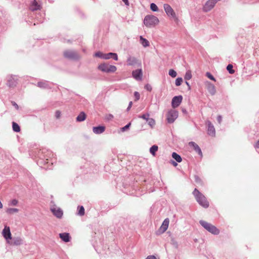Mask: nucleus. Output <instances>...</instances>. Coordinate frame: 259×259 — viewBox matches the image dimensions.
<instances>
[{
  "label": "nucleus",
  "instance_id": "f257e3e1",
  "mask_svg": "<svg viewBox=\"0 0 259 259\" xmlns=\"http://www.w3.org/2000/svg\"><path fill=\"white\" fill-rule=\"evenodd\" d=\"M193 195L199 205L204 208H207L209 206V202L207 201L206 197L197 189L195 188L194 189L193 192Z\"/></svg>",
  "mask_w": 259,
  "mask_h": 259
},
{
  "label": "nucleus",
  "instance_id": "f03ea898",
  "mask_svg": "<svg viewBox=\"0 0 259 259\" xmlns=\"http://www.w3.org/2000/svg\"><path fill=\"white\" fill-rule=\"evenodd\" d=\"M159 22L158 18L152 15L146 16L144 19V24L147 27H154L158 24Z\"/></svg>",
  "mask_w": 259,
  "mask_h": 259
},
{
  "label": "nucleus",
  "instance_id": "7ed1b4c3",
  "mask_svg": "<svg viewBox=\"0 0 259 259\" xmlns=\"http://www.w3.org/2000/svg\"><path fill=\"white\" fill-rule=\"evenodd\" d=\"M200 224L205 228L207 231L210 233L218 235L220 233V231L214 226L204 221L201 220L199 221Z\"/></svg>",
  "mask_w": 259,
  "mask_h": 259
},
{
  "label": "nucleus",
  "instance_id": "20e7f679",
  "mask_svg": "<svg viewBox=\"0 0 259 259\" xmlns=\"http://www.w3.org/2000/svg\"><path fill=\"white\" fill-rule=\"evenodd\" d=\"M98 69L103 72L113 73L117 70V67L114 65L102 63L98 66Z\"/></svg>",
  "mask_w": 259,
  "mask_h": 259
},
{
  "label": "nucleus",
  "instance_id": "39448f33",
  "mask_svg": "<svg viewBox=\"0 0 259 259\" xmlns=\"http://www.w3.org/2000/svg\"><path fill=\"white\" fill-rule=\"evenodd\" d=\"M178 116V112L175 110L171 109L169 110L166 114V120L168 123H172L177 118Z\"/></svg>",
  "mask_w": 259,
  "mask_h": 259
},
{
  "label": "nucleus",
  "instance_id": "423d86ee",
  "mask_svg": "<svg viewBox=\"0 0 259 259\" xmlns=\"http://www.w3.org/2000/svg\"><path fill=\"white\" fill-rule=\"evenodd\" d=\"M64 56L67 59L77 60L79 56L77 53L74 51H66L64 52Z\"/></svg>",
  "mask_w": 259,
  "mask_h": 259
},
{
  "label": "nucleus",
  "instance_id": "0eeeda50",
  "mask_svg": "<svg viewBox=\"0 0 259 259\" xmlns=\"http://www.w3.org/2000/svg\"><path fill=\"white\" fill-rule=\"evenodd\" d=\"M183 100V97L181 95L175 96L171 101V106L172 108H176L179 106L182 103Z\"/></svg>",
  "mask_w": 259,
  "mask_h": 259
},
{
  "label": "nucleus",
  "instance_id": "6e6552de",
  "mask_svg": "<svg viewBox=\"0 0 259 259\" xmlns=\"http://www.w3.org/2000/svg\"><path fill=\"white\" fill-rule=\"evenodd\" d=\"M164 9L166 14L173 18H176V15L172 8L168 4L164 5Z\"/></svg>",
  "mask_w": 259,
  "mask_h": 259
},
{
  "label": "nucleus",
  "instance_id": "1a4fd4ad",
  "mask_svg": "<svg viewBox=\"0 0 259 259\" xmlns=\"http://www.w3.org/2000/svg\"><path fill=\"white\" fill-rule=\"evenodd\" d=\"M51 210L53 214L57 218L60 219L62 217L63 212L60 208H57L54 205L51 208Z\"/></svg>",
  "mask_w": 259,
  "mask_h": 259
},
{
  "label": "nucleus",
  "instance_id": "9d476101",
  "mask_svg": "<svg viewBox=\"0 0 259 259\" xmlns=\"http://www.w3.org/2000/svg\"><path fill=\"white\" fill-rule=\"evenodd\" d=\"M215 4L212 2V0H208L206 2L203 7V11L207 12L210 11L215 6Z\"/></svg>",
  "mask_w": 259,
  "mask_h": 259
},
{
  "label": "nucleus",
  "instance_id": "9b49d317",
  "mask_svg": "<svg viewBox=\"0 0 259 259\" xmlns=\"http://www.w3.org/2000/svg\"><path fill=\"white\" fill-rule=\"evenodd\" d=\"M132 76L136 80H141L143 76L142 69H138L133 70L132 72Z\"/></svg>",
  "mask_w": 259,
  "mask_h": 259
},
{
  "label": "nucleus",
  "instance_id": "f8f14e48",
  "mask_svg": "<svg viewBox=\"0 0 259 259\" xmlns=\"http://www.w3.org/2000/svg\"><path fill=\"white\" fill-rule=\"evenodd\" d=\"M2 233L4 237L7 241L12 239L11 233L9 227L5 226L3 230Z\"/></svg>",
  "mask_w": 259,
  "mask_h": 259
},
{
  "label": "nucleus",
  "instance_id": "ddd939ff",
  "mask_svg": "<svg viewBox=\"0 0 259 259\" xmlns=\"http://www.w3.org/2000/svg\"><path fill=\"white\" fill-rule=\"evenodd\" d=\"M11 241H8V243L12 245H20L23 243V240L20 237H14L11 239Z\"/></svg>",
  "mask_w": 259,
  "mask_h": 259
},
{
  "label": "nucleus",
  "instance_id": "4468645a",
  "mask_svg": "<svg viewBox=\"0 0 259 259\" xmlns=\"http://www.w3.org/2000/svg\"><path fill=\"white\" fill-rule=\"evenodd\" d=\"M52 83H50L48 81L43 80L37 82V86L42 89H51Z\"/></svg>",
  "mask_w": 259,
  "mask_h": 259
},
{
  "label": "nucleus",
  "instance_id": "2eb2a0df",
  "mask_svg": "<svg viewBox=\"0 0 259 259\" xmlns=\"http://www.w3.org/2000/svg\"><path fill=\"white\" fill-rule=\"evenodd\" d=\"M41 8V6L39 4L36 0H33L30 6V9L32 11L39 10Z\"/></svg>",
  "mask_w": 259,
  "mask_h": 259
},
{
  "label": "nucleus",
  "instance_id": "dca6fc26",
  "mask_svg": "<svg viewBox=\"0 0 259 259\" xmlns=\"http://www.w3.org/2000/svg\"><path fill=\"white\" fill-rule=\"evenodd\" d=\"M189 145L191 147H193L194 150L197 152L199 155L201 157L202 156V152L199 146L195 143L194 142H190L189 143Z\"/></svg>",
  "mask_w": 259,
  "mask_h": 259
},
{
  "label": "nucleus",
  "instance_id": "f3484780",
  "mask_svg": "<svg viewBox=\"0 0 259 259\" xmlns=\"http://www.w3.org/2000/svg\"><path fill=\"white\" fill-rule=\"evenodd\" d=\"M208 126L207 134L211 136H214L215 134V128L210 121H207Z\"/></svg>",
  "mask_w": 259,
  "mask_h": 259
},
{
  "label": "nucleus",
  "instance_id": "a211bd4d",
  "mask_svg": "<svg viewBox=\"0 0 259 259\" xmlns=\"http://www.w3.org/2000/svg\"><path fill=\"white\" fill-rule=\"evenodd\" d=\"M207 89L208 92L211 95H214L216 93V89L215 86L210 82H206Z\"/></svg>",
  "mask_w": 259,
  "mask_h": 259
},
{
  "label": "nucleus",
  "instance_id": "6ab92c4d",
  "mask_svg": "<svg viewBox=\"0 0 259 259\" xmlns=\"http://www.w3.org/2000/svg\"><path fill=\"white\" fill-rule=\"evenodd\" d=\"M17 80L12 76L8 77L7 84L10 88H13L17 84Z\"/></svg>",
  "mask_w": 259,
  "mask_h": 259
},
{
  "label": "nucleus",
  "instance_id": "aec40b11",
  "mask_svg": "<svg viewBox=\"0 0 259 259\" xmlns=\"http://www.w3.org/2000/svg\"><path fill=\"white\" fill-rule=\"evenodd\" d=\"M138 63V60L134 57L130 56L127 59L128 66H134Z\"/></svg>",
  "mask_w": 259,
  "mask_h": 259
},
{
  "label": "nucleus",
  "instance_id": "412c9836",
  "mask_svg": "<svg viewBox=\"0 0 259 259\" xmlns=\"http://www.w3.org/2000/svg\"><path fill=\"white\" fill-rule=\"evenodd\" d=\"M105 130L104 126H94L93 128V132L96 134H100L103 133Z\"/></svg>",
  "mask_w": 259,
  "mask_h": 259
},
{
  "label": "nucleus",
  "instance_id": "4be33fe9",
  "mask_svg": "<svg viewBox=\"0 0 259 259\" xmlns=\"http://www.w3.org/2000/svg\"><path fill=\"white\" fill-rule=\"evenodd\" d=\"M59 237L60 238L65 242L70 241V236L69 234L68 233H63L59 234Z\"/></svg>",
  "mask_w": 259,
  "mask_h": 259
},
{
  "label": "nucleus",
  "instance_id": "5701e85b",
  "mask_svg": "<svg viewBox=\"0 0 259 259\" xmlns=\"http://www.w3.org/2000/svg\"><path fill=\"white\" fill-rule=\"evenodd\" d=\"M169 219L168 218L165 219L163 222L162 225L160 227V230L162 231V232H164L168 227L169 225Z\"/></svg>",
  "mask_w": 259,
  "mask_h": 259
},
{
  "label": "nucleus",
  "instance_id": "b1692460",
  "mask_svg": "<svg viewBox=\"0 0 259 259\" xmlns=\"http://www.w3.org/2000/svg\"><path fill=\"white\" fill-rule=\"evenodd\" d=\"M86 118V114L84 112H81L76 117V121L81 122L84 121Z\"/></svg>",
  "mask_w": 259,
  "mask_h": 259
},
{
  "label": "nucleus",
  "instance_id": "393cba45",
  "mask_svg": "<svg viewBox=\"0 0 259 259\" xmlns=\"http://www.w3.org/2000/svg\"><path fill=\"white\" fill-rule=\"evenodd\" d=\"M140 41L144 47L149 46V42L148 40L142 36H140Z\"/></svg>",
  "mask_w": 259,
  "mask_h": 259
},
{
  "label": "nucleus",
  "instance_id": "a878e982",
  "mask_svg": "<svg viewBox=\"0 0 259 259\" xmlns=\"http://www.w3.org/2000/svg\"><path fill=\"white\" fill-rule=\"evenodd\" d=\"M6 212L8 214H12L19 212V209L16 208H8L6 209Z\"/></svg>",
  "mask_w": 259,
  "mask_h": 259
},
{
  "label": "nucleus",
  "instance_id": "bb28decb",
  "mask_svg": "<svg viewBox=\"0 0 259 259\" xmlns=\"http://www.w3.org/2000/svg\"><path fill=\"white\" fill-rule=\"evenodd\" d=\"M172 157L178 162H181L182 160L181 156L176 152L172 153Z\"/></svg>",
  "mask_w": 259,
  "mask_h": 259
},
{
  "label": "nucleus",
  "instance_id": "cd10ccee",
  "mask_svg": "<svg viewBox=\"0 0 259 259\" xmlns=\"http://www.w3.org/2000/svg\"><path fill=\"white\" fill-rule=\"evenodd\" d=\"M13 130L15 132H19L20 131V126L15 122H12Z\"/></svg>",
  "mask_w": 259,
  "mask_h": 259
},
{
  "label": "nucleus",
  "instance_id": "c85d7f7f",
  "mask_svg": "<svg viewBox=\"0 0 259 259\" xmlns=\"http://www.w3.org/2000/svg\"><path fill=\"white\" fill-rule=\"evenodd\" d=\"M158 147L157 145H153L150 148V153L153 155H155L156 152L158 150Z\"/></svg>",
  "mask_w": 259,
  "mask_h": 259
},
{
  "label": "nucleus",
  "instance_id": "c756f323",
  "mask_svg": "<svg viewBox=\"0 0 259 259\" xmlns=\"http://www.w3.org/2000/svg\"><path fill=\"white\" fill-rule=\"evenodd\" d=\"M192 78V73L190 70H187L185 73L184 79L186 80H189Z\"/></svg>",
  "mask_w": 259,
  "mask_h": 259
},
{
  "label": "nucleus",
  "instance_id": "7c9ffc66",
  "mask_svg": "<svg viewBox=\"0 0 259 259\" xmlns=\"http://www.w3.org/2000/svg\"><path fill=\"white\" fill-rule=\"evenodd\" d=\"M78 215L82 216L84 214V208L83 206H79L78 207Z\"/></svg>",
  "mask_w": 259,
  "mask_h": 259
},
{
  "label": "nucleus",
  "instance_id": "2f4dec72",
  "mask_svg": "<svg viewBox=\"0 0 259 259\" xmlns=\"http://www.w3.org/2000/svg\"><path fill=\"white\" fill-rule=\"evenodd\" d=\"M227 70L230 74H233L235 72V71L233 69V65L230 64L227 66Z\"/></svg>",
  "mask_w": 259,
  "mask_h": 259
},
{
  "label": "nucleus",
  "instance_id": "473e14b6",
  "mask_svg": "<svg viewBox=\"0 0 259 259\" xmlns=\"http://www.w3.org/2000/svg\"><path fill=\"white\" fill-rule=\"evenodd\" d=\"M148 122V124L152 127L155 124V121L153 118H149L147 120Z\"/></svg>",
  "mask_w": 259,
  "mask_h": 259
},
{
  "label": "nucleus",
  "instance_id": "72a5a7b5",
  "mask_svg": "<svg viewBox=\"0 0 259 259\" xmlns=\"http://www.w3.org/2000/svg\"><path fill=\"white\" fill-rule=\"evenodd\" d=\"M150 9L152 11L154 12H156L158 10V8L156 4L154 3H152L150 5Z\"/></svg>",
  "mask_w": 259,
  "mask_h": 259
},
{
  "label": "nucleus",
  "instance_id": "f704fd0d",
  "mask_svg": "<svg viewBox=\"0 0 259 259\" xmlns=\"http://www.w3.org/2000/svg\"><path fill=\"white\" fill-rule=\"evenodd\" d=\"M168 74L172 77H176L177 73L176 71L171 69L169 70Z\"/></svg>",
  "mask_w": 259,
  "mask_h": 259
},
{
  "label": "nucleus",
  "instance_id": "c9c22d12",
  "mask_svg": "<svg viewBox=\"0 0 259 259\" xmlns=\"http://www.w3.org/2000/svg\"><path fill=\"white\" fill-rule=\"evenodd\" d=\"M183 81V79L181 77H178L176 79L175 84L176 86H180Z\"/></svg>",
  "mask_w": 259,
  "mask_h": 259
},
{
  "label": "nucleus",
  "instance_id": "e433bc0d",
  "mask_svg": "<svg viewBox=\"0 0 259 259\" xmlns=\"http://www.w3.org/2000/svg\"><path fill=\"white\" fill-rule=\"evenodd\" d=\"M113 53H109L107 54H104V56L103 57V59H109L112 58Z\"/></svg>",
  "mask_w": 259,
  "mask_h": 259
},
{
  "label": "nucleus",
  "instance_id": "4c0bfd02",
  "mask_svg": "<svg viewBox=\"0 0 259 259\" xmlns=\"http://www.w3.org/2000/svg\"><path fill=\"white\" fill-rule=\"evenodd\" d=\"M206 76H207L208 78H209L210 79L213 80V81H215V78L213 77V76L209 72H207L206 73V74H205Z\"/></svg>",
  "mask_w": 259,
  "mask_h": 259
},
{
  "label": "nucleus",
  "instance_id": "58836bf2",
  "mask_svg": "<svg viewBox=\"0 0 259 259\" xmlns=\"http://www.w3.org/2000/svg\"><path fill=\"white\" fill-rule=\"evenodd\" d=\"M18 203V201L17 200L15 199H14L13 200H12L10 202H9V205H12V206H16L17 205Z\"/></svg>",
  "mask_w": 259,
  "mask_h": 259
},
{
  "label": "nucleus",
  "instance_id": "ea45409f",
  "mask_svg": "<svg viewBox=\"0 0 259 259\" xmlns=\"http://www.w3.org/2000/svg\"><path fill=\"white\" fill-rule=\"evenodd\" d=\"M139 117L143 118L147 121L149 118V114L148 113L144 114L142 115H140Z\"/></svg>",
  "mask_w": 259,
  "mask_h": 259
},
{
  "label": "nucleus",
  "instance_id": "a19ab883",
  "mask_svg": "<svg viewBox=\"0 0 259 259\" xmlns=\"http://www.w3.org/2000/svg\"><path fill=\"white\" fill-rule=\"evenodd\" d=\"M94 56L95 57H99V58L103 59V57L104 56V54L101 53V52H96Z\"/></svg>",
  "mask_w": 259,
  "mask_h": 259
},
{
  "label": "nucleus",
  "instance_id": "79ce46f5",
  "mask_svg": "<svg viewBox=\"0 0 259 259\" xmlns=\"http://www.w3.org/2000/svg\"><path fill=\"white\" fill-rule=\"evenodd\" d=\"M195 182L198 184H201V180L198 176H194Z\"/></svg>",
  "mask_w": 259,
  "mask_h": 259
},
{
  "label": "nucleus",
  "instance_id": "37998d69",
  "mask_svg": "<svg viewBox=\"0 0 259 259\" xmlns=\"http://www.w3.org/2000/svg\"><path fill=\"white\" fill-rule=\"evenodd\" d=\"M134 96L135 97L136 101H138L140 99V94L138 92H135L134 93Z\"/></svg>",
  "mask_w": 259,
  "mask_h": 259
},
{
  "label": "nucleus",
  "instance_id": "c03bdc74",
  "mask_svg": "<svg viewBox=\"0 0 259 259\" xmlns=\"http://www.w3.org/2000/svg\"><path fill=\"white\" fill-rule=\"evenodd\" d=\"M130 125H131V123H128L127 124H126V125H125L124 127H123L121 128L122 131L124 132V131H126L127 129H128Z\"/></svg>",
  "mask_w": 259,
  "mask_h": 259
},
{
  "label": "nucleus",
  "instance_id": "a18cd8bd",
  "mask_svg": "<svg viewBox=\"0 0 259 259\" xmlns=\"http://www.w3.org/2000/svg\"><path fill=\"white\" fill-rule=\"evenodd\" d=\"M145 89L150 92L151 91V90H152L151 86L148 84H147L146 85H145Z\"/></svg>",
  "mask_w": 259,
  "mask_h": 259
},
{
  "label": "nucleus",
  "instance_id": "49530a36",
  "mask_svg": "<svg viewBox=\"0 0 259 259\" xmlns=\"http://www.w3.org/2000/svg\"><path fill=\"white\" fill-rule=\"evenodd\" d=\"M61 116V112L59 110H57L55 112V116L57 118H59Z\"/></svg>",
  "mask_w": 259,
  "mask_h": 259
},
{
  "label": "nucleus",
  "instance_id": "de8ad7c7",
  "mask_svg": "<svg viewBox=\"0 0 259 259\" xmlns=\"http://www.w3.org/2000/svg\"><path fill=\"white\" fill-rule=\"evenodd\" d=\"M111 58H113L114 60L117 61L118 60V56L117 54L113 53Z\"/></svg>",
  "mask_w": 259,
  "mask_h": 259
},
{
  "label": "nucleus",
  "instance_id": "09e8293b",
  "mask_svg": "<svg viewBox=\"0 0 259 259\" xmlns=\"http://www.w3.org/2000/svg\"><path fill=\"white\" fill-rule=\"evenodd\" d=\"M222 120V117L221 115H219L217 117V120L219 123H221Z\"/></svg>",
  "mask_w": 259,
  "mask_h": 259
},
{
  "label": "nucleus",
  "instance_id": "8fccbe9b",
  "mask_svg": "<svg viewBox=\"0 0 259 259\" xmlns=\"http://www.w3.org/2000/svg\"><path fill=\"white\" fill-rule=\"evenodd\" d=\"M146 259H157V258L154 255H149L146 258Z\"/></svg>",
  "mask_w": 259,
  "mask_h": 259
},
{
  "label": "nucleus",
  "instance_id": "3c124183",
  "mask_svg": "<svg viewBox=\"0 0 259 259\" xmlns=\"http://www.w3.org/2000/svg\"><path fill=\"white\" fill-rule=\"evenodd\" d=\"M133 105V103L132 101L130 102L127 108V110L128 111L130 110L131 108L132 107V106Z\"/></svg>",
  "mask_w": 259,
  "mask_h": 259
},
{
  "label": "nucleus",
  "instance_id": "603ef678",
  "mask_svg": "<svg viewBox=\"0 0 259 259\" xmlns=\"http://www.w3.org/2000/svg\"><path fill=\"white\" fill-rule=\"evenodd\" d=\"M113 118V115L110 114L108 115V117H107V119L108 120H111Z\"/></svg>",
  "mask_w": 259,
  "mask_h": 259
},
{
  "label": "nucleus",
  "instance_id": "864d4df0",
  "mask_svg": "<svg viewBox=\"0 0 259 259\" xmlns=\"http://www.w3.org/2000/svg\"><path fill=\"white\" fill-rule=\"evenodd\" d=\"M254 147L256 148H259V140L257 141L255 145H254Z\"/></svg>",
  "mask_w": 259,
  "mask_h": 259
},
{
  "label": "nucleus",
  "instance_id": "5fc2aeb1",
  "mask_svg": "<svg viewBox=\"0 0 259 259\" xmlns=\"http://www.w3.org/2000/svg\"><path fill=\"white\" fill-rule=\"evenodd\" d=\"M12 104L15 107L16 109H18V105L15 102H13Z\"/></svg>",
  "mask_w": 259,
  "mask_h": 259
},
{
  "label": "nucleus",
  "instance_id": "6e6d98bb",
  "mask_svg": "<svg viewBox=\"0 0 259 259\" xmlns=\"http://www.w3.org/2000/svg\"><path fill=\"white\" fill-rule=\"evenodd\" d=\"M125 4V5H126V6H128L129 5V3H128V0H122Z\"/></svg>",
  "mask_w": 259,
  "mask_h": 259
},
{
  "label": "nucleus",
  "instance_id": "4d7b16f0",
  "mask_svg": "<svg viewBox=\"0 0 259 259\" xmlns=\"http://www.w3.org/2000/svg\"><path fill=\"white\" fill-rule=\"evenodd\" d=\"M187 80L186 81V84H187V85L188 86V89H190L191 88V87H190V85L189 84V83L187 81Z\"/></svg>",
  "mask_w": 259,
  "mask_h": 259
},
{
  "label": "nucleus",
  "instance_id": "13d9d810",
  "mask_svg": "<svg viewBox=\"0 0 259 259\" xmlns=\"http://www.w3.org/2000/svg\"><path fill=\"white\" fill-rule=\"evenodd\" d=\"M172 164L174 165V166H176L177 165V162H176L175 161H172Z\"/></svg>",
  "mask_w": 259,
  "mask_h": 259
},
{
  "label": "nucleus",
  "instance_id": "bf43d9fd",
  "mask_svg": "<svg viewBox=\"0 0 259 259\" xmlns=\"http://www.w3.org/2000/svg\"><path fill=\"white\" fill-rule=\"evenodd\" d=\"M45 158H46V160L47 161L46 162V163H49V159H48V158L47 157H45Z\"/></svg>",
  "mask_w": 259,
  "mask_h": 259
},
{
  "label": "nucleus",
  "instance_id": "052dcab7",
  "mask_svg": "<svg viewBox=\"0 0 259 259\" xmlns=\"http://www.w3.org/2000/svg\"><path fill=\"white\" fill-rule=\"evenodd\" d=\"M183 112H186V110H183Z\"/></svg>",
  "mask_w": 259,
  "mask_h": 259
}]
</instances>
